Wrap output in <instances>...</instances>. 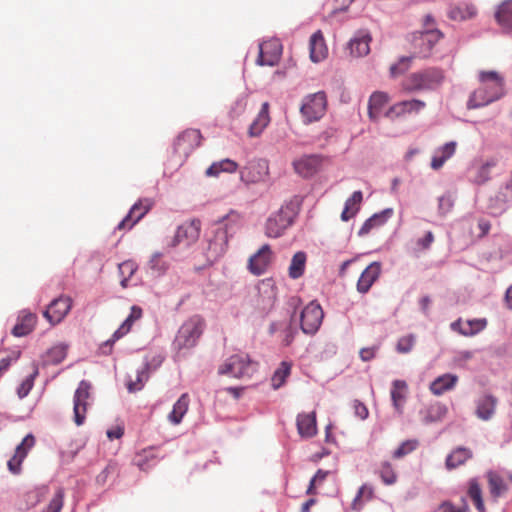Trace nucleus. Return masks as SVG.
<instances>
[{"instance_id": "obj_1", "label": "nucleus", "mask_w": 512, "mask_h": 512, "mask_svg": "<svg viewBox=\"0 0 512 512\" xmlns=\"http://www.w3.org/2000/svg\"><path fill=\"white\" fill-rule=\"evenodd\" d=\"M480 87L472 92L467 102L468 109L484 107L500 99L504 91V79L496 71L479 72Z\"/></svg>"}, {"instance_id": "obj_2", "label": "nucleus", "mask_w": 512, "mask_h": 512, "mask_svg": "<svg viewBox=\"0 0 512 512\" xmlns=\"http://www.w3.org/2000/svg\"><path fill=\"white\" fill-rule=\"evenodd\" d=\"M444 73L441 69L431 67L411 73L402 83L406 92L431 91L441 86Z\"/></svg>"}, {"instance_id": "obj_3", "label": "nucleus", "mask_w": 512, "mask_h": 512, "mask_svg": "<svg viewBox=\"0 0 512 512\" xmlns=\"http://www.w3.org/2000/svg\"><path fill=\"white\" fill-rule=\"evenodd\" d=\"M205 328L204 320L198 316L187 319L178 329L173 341V347L178 352L195 347Z\"/></svg>"}, {"instance_id": "obj_4", "label": "nucleus", "mask_w": 512, "mask_h": 512, "mask_svg": "<svg viewBox=\"0 0 512 512\" xmlns=\"http://www.w3.org/2000/svg\"><path fill=\"white\" fill-rule=\"evenodd\" d=\"M444 37L439 29H424L408 35L412 57L428 58L431 56L434 46Z\"/></svg>"}, {"instance_id": "obj_5", "label": "nucleus", "mask_w": 512, "mask_h": 512, "mask_svg": "<svg viewBox=\"0 0 512 512\" xmlns=\"http://www.w3.org/2000/svg\"><path fill=\"white\" fill-rule=\"evenodd\" d=\"M327 108V97L323 91L307 95L302 102L300 112L306 123L321 119Z\"/></svg>"}, {"instance_id": "obj_6", "label": "nucleus", "mask_w": 512, "mask_h": 512, "mask_svg": "<svg viewBox=\"0 0 512 512\" xmlns=\"http://www.w3.org/2000/svg\"><path fill=\"white\" fill-rule=\"evenodd\" d=\"M324 318V312L320 304L310 302L301 312L300 325L303 333L314 335L320 328Z\"/></svg>"}, {"instance_id": "obj_7", "label": "nucleus", "mask_w": 512, "mask_h": 512, "mask_svg": "<svg viewBox=\"0 0 512 512\" xmlns=\"http://www.w3.org/2000/svg\"><path fill=\"white\" fill-rule=\"evenodd\" d=\"M294 219V212L290 207H281L271 215L266 222L265 233L268 237H279L288 228Z\"/></svg>"}, {"instance_id": "obj_8", "label": "nucleus", "mask_w": 512, "mask_h": 512, "mask_svg": "<svg viewBox=\"0 0 512 512\" xmlns=\"http://www.w3.org/2000/svg\"><path fill=\"white\" fill-rule=\"evenodd\" d=\"M200 235V221L192 220L181 224L172 239L170 246L189 247L195 243Z\"/></svg>"}, {"instance_id": "obj_9", "label": "nucleus", "mask_w": 512, "mask_h": 512, "mask_svg": "<svg viewBox=\"0 0 512 512\" xmlns=\"http://www.w3.org/2000/svg\"><path fill=\"white\" fill-rule=\"evenodd\" d=\"M142 315V308L137 305H133L130 309L128 317L124 320L120 327L113 333L112 337L102 344V352L104 354H109L114 343L123 336H125L131 330L133 324L137 320L141 319Z\"/></svg>"}, {"instance_id": "obj_10", "label": "nucleus", "mask_w": 512, "mask_h": 512, "mask_svg": "<svg viewBox=\"0 0 512 512\" xmlns=\"http://www.w3.org/2000/svg\"><path fill=\"white\" fill-rule=\"evenodd\" d=\"M90 384L86 381H81L78 388L76 389L73 397V412L74 422L77 426H80L85 421V414L89 399Z\"/></svg>"}, {"instance_id": "obj_11", "label": "nucleus", "mask_w": 512, "mask_h": 512, "mask_svg": "<svg viewBox=\"0 0 512 512\" xmlns=\"http://www.w3.org/2000/svg\"><path fill=\"white\" fill-rule=\"evenodd\" d=\"M282 55V44L279 39L273 38L259 44V55L257 63L259 65H276Z\"/></svg>"}, {"instance_id": "obj_12", "label": "nucleus", "mask_w": 512, "mask_h": 512, "mask_svg": "<svg viewBox=\"0 0 512 512\" xmlns=\"http://www.w3.org/2000/svg\"><path fill=\"white\" fill-rule=\"evenodd\" d=\"M254 371V364L245 353L235 354L226 362V374L236 378L250 376Z\"/></svg>"}, {"instance_id": "obj_13", "label": "nucleus", "mask_w": 512, "mask_h": 512, "mask_svg": "<svg viewBox=\"0 0 512 512\" xmlns=\"http://www.w3.org/2000/svg\"><path fill=\"white\" fill-rule=\"evenodd\" d=\"M201 134L199 130L189 129L180 134L175 143L174 151L181 158H186L188 155L200 145Z\"/></svg>"}, {"instance_id": "obj_14", "label": "nucleus", "mask_w": 512, "mask_h": 512, "mask_svg": "<svg viewBox=\"0 0 512 512\" xmlns=\"http://www.w3.org/2000/svg\"><path fill=\"white\" fill-rule=\"evenodd\" d=\"M71 307V298L67 296H61L54 299L50 303L48 308L44 311L43 315L50 322V324L55 325L60 323L65 318Z\"/></svg>"}, {"instance_id": "obj_15", "label": "nucleus", "mask_w": 512, "mask_h": 512, "mask_svg": "<svg viewBox=\"0 0 512 512\" xmlns=\"http://www.w3.org/2000/svg\"><path fill=\"white\" fill-rule=\"evenodd\" d=\"M273 261V252L268 244L263 245L248 262V268L254 275L264 274Z\"/></svg>"}, {"instance_id": "obj_16", "label": "nucleus", "mask_w": 512, "mask_h": 512, "mask_svg": "<svg viewBox=\"0 0 512 512\" xmlns=\"http://www.w3.org/2000/svg\"><path fill=\"white\" fill-rule=\"evenodd\" d=\"M323 157L320 155H304L293 162L295 172L304 177L308 178L316 174L322 167Z\"/></svg>"}, {"instance_id": "obj_17", "label": "nucleus", "mask_w": 512, "mask_h": 512, "mask_svg": "<svg viewBox=\"0 0 512 512\" xmlns=\"http://www.w3.org/2000/svg\"><path fill=\"white\" fill-rule=\"evenodd\" d=\"M35 445V438L32 434L26 435L22 442L17 445L15 454L8 461V469L13 474H19L21 472V464L26 458L29 450Z\"/></svg>"}, {"instance_id": "obj_18", "label": "nucleus", "mask_w": 512, "mask_h": 512, "mask_svg": "<svg viewBox=\"0 0 512 512\" xmlns=\"http://www.w3.org/2000/svg\"><path fill=\"white\" fill-rule=\"evenodd\" d=\"M426 107V103L419 99H411L398 102L392 105L386 112L387 118L401 117L405 114L419 113Z\"/></svg>"}, {"instance_id": "obj_19", "label": "nucleus", "mask_w": 512, "mask_h": 512, "mask_svg": "<svg viewBox=\"0 0 512 512\" xmlns=\"http://www.w3.org/2000/svg\"><path fill=\"white\" fill-rule=\"evenodd\" d=\"M152 207L150 199L139 200L130 209L127 216L118 224V229H131Z\"/></svg>"}, {"instance_id": "obj_20", "label": "nucleus", "mask_w": 512, "mask_h": 512, "mask_svg": "<svg viewBox=\"0 0 512 512\" xmlns=\"http://www.w3.org/2000/svg\"><path fill=\"white\" fill-rule=\"evenodd\" d=\"M259 300L258 306L267 310L270 309L277 299V288L270 279L262 280L257 286Z\"/></svg>"}, {"instance_id": "obj_21", "label": "nucleus", "mask_w": 512, "mask_h": 512, "mask_svg": "<svg viewBox=\"0 0 512 512\" xmlns=\"http://www.w3.org/2000/svg\"><path fill=\"white\" fill-rule=\"evenodd\" d=\"M371 41L372 37L368 31L359 30L348 44L350 54L354 57H363L368 55L370 52Z\"/></svg>"}, {"instance_id": "obj_22", "label": "nucleus", "mask_w": 512, "mask_h": 512, "mask_svg": "<svg viewBox=\"0 0 512 512\" xmlns=\"http://www.w3.org/2000/svg\"><path fill=\"white\" fill-rule=\"evenodd\" d=\"M381 274L380 262H372L368 265L365 270L361 273L357 281V291L359 293H367L372 285L376 282Z\"/></svg>"}, {"instance_id": "obj_23", "label": "nucleus", "mask_w": 512, "mask_h": 512, "mask_svg": "<svg viewBox=\"0 0 512 512\" xmlns=\"http://www.w3.org/2000/svg\"><path fill=\"white\" fill-rule=\"evenodd\" d=\"M477 14V7L472 3L466 2L450 6L447 12V16L450 20L458 22L474 19Z\"/></svg>"}, {"instance_id": "obj_24", "label": "nucleus", "mask_w": 512, "mask_h": 512, "mask_svg": "<svg viewBox=\"0 0 512 512\" xmlns=\"http://www.w3.org/2000/svg\"><path fill=\"white\" fill-rule=\"evenodd\" d=\"M490 497L493 501L497 502L498 498L503 496L508 491V485L503 477L496 471H488L485 474Z\"/></svg>"}, {"instance_id": "obj_25", "label": "nucleus", "mask_w": 512, "mask_h": 512, "mask_svg": "<svg viewBox=\"0 0 512 512\" xmlns=\"http://www.w3.org/2000/svg\"><path fill=\"white\" fill-rule=\"evenodd\" d=\"M310 59L318 63L323 61L328 55V48L326 46L323 34L320 30L316 31L310 37L309 42Z\"/></svg>"}, {"instance_id": "obj_26", "label": "nucleus", "mask_w": 512, "mask_h": 512, "mask_svg": "<svg viewBox=\"0 0 512 512\" xmlns=\"http://www.w3.org/2000/svg\"><path fill=\"white\" fill-rule=\"evenodd\" d=\"M487 325V320L485 318L482 319H472L467 321L457 320L452 323L451 327L453 330H457L460 334L464 336H474L477 333L481 332L485 329Z\"/></svg>"}, {"instance_id": "obj_27", "label": "nucleus", "mask_w": 512, "mask_h": 512, "mask_svg": "<svg viewBox=\"0 0 512 512\" xmlns=\"http://www.w3.org/2000/svg\"><path fill=\"white\" fill-rule=\"evenodd\" d=\"M297 429L301 437L311 438L317 433L316 413H301L297 416Z\"/></svg>"}, {"instance_id": "obj_28", "label": "nucleus", "mask_w": 512, "mask_h": 512, "mask_svg": "<svg viewBox=\"0 0 512 512\" xmlns=\"http://www.w3.org/2000/svg\"><path fill=\"white\" fill-rule=\"evenodd\" d=\"M458 382V376L455 374L446 373L437 377L430 384V391L436 396H440L447 391L452 390Z\"/></svg>"}, {"instance_id": "obj_29", "label": "nucleus", "mask_w": 512, "mask_h": 512, "mask_svg": "<svg viewBox=\"0 0 512 512\" xmlns=\"http://www.w3.org/2000/svg\"><path fill=\"white\" fill-rule=\"evenodd\" d=\"M269 103L264 102L261 106L260 111L258 112L257 117L255 120L251 123L248 129V134L250 137H257L261 135L263 130L268 126L270 123V116H269Z\"/></svg>"}, {"instance_id": "obj_30", "label": "nucleus", "mask_w": 512, "mask_h": 512, "mask_svg": "<svg viewBox=\"0 0 512 512\" xmlns=\"http://www.w3.org/2000/svg\"><path fill=\"white\" fill-rule=\"evenodd\" d=\"M495 19L504 32L512 34V0H505L499 5Z\"/></svg>"}, {"instance_id": "obj_31", "label": "nucleus", "mask_w": 512, "mask_h": 512, "mask_svg": "<svg viewBox=\"0 0 512 512\" xmlns=\"http://www.w3.org/2000/svg\"><path fill=\"white\" fill-rule=\"evenodd\" d=\"M512 201V185L507 182L501 186L489 200V207L494 210L504 211L506 205Z\"/></svg>"}, {"instance_id": "obj_32", "label": "nucleus", "mask_w": 512, "mask_h": 512, "mask_svg": "<svg viewBox=\"0 0 512 512\" xmlns=\"http://www.w3.org/2000/svg\"><path fill=\"white\" fill-rule=\"evenodd\" d=\"M456 147L457 143L455 141H450L437 149L431 160V168L433 170H439L442 168L445 162L455 154Z\"/></svg>"}, {"instance_id": "obj_33", "label": "nucleus", "mask_w": 512, "mask_h": 512, "mask_svg": "<svg viewBox=\"0 0 512 512\" xmlns=\"http://www.w3.org/2000/svg\"><path fill=\"white\" fill-rule=\"evenodd\" d=\"M389 102V96L384 92H374L369 99L368 114L371 120L377 121L382 109Z\"/></svg>"}, {"instance_id": "obj_34", "label": "nucleus", "mask_w": 512, "mask_h": 512, "mask_svg": "<svg viewBox=\"0 0 512 512\" xmlns=\"http://www.w3.org/2000/svg\"><path fill=\"white\" fill-rule=\"evenodd\" d=\"M473 453L470 449L465 447H457L454 449L446 458L445 466L448 470L455 469L461 465H464L469 459H471Z\"/></svg>"}, {"instance_id": "obj_35", "label": "nucleus", "mask_w": 512, "mask_h": 512, "mask_svg": "<svg viewBox=\"0 0 512 512\" xmlns=\"http://www.w3.org/2000/svg\"><path fill=\"white\" fill-rule=\"evenodd\" d=\"M407 391L408 386L404 380L393 381L391 389V399L394 408L400 414L403 412V405L406 401Z\"/></svg>"}, {"instance_id": "obj_36", "label": "nucleus", "mask_w": 512, "mask_h": 512, "mask_svg": "<svg viewBox=\"0 0 512 512\" xmlns=\"http://www.w3.org/2000/svg\"><path fill=\"white\" fill-rule=\"evenodd\" d=\"M497 399L492 395H483L477 401L476 415L482 420H489L494 412Z\"/></svg>"}, {"instance_id": "obj_37", "label": "nucleus", "mask_w": 512, "mask_h": 512, "mask_svg": "<svg viewBox=\"0 0 512 512\" xmlns=\"http://www.w3.org/2000/svg\"><path fill=\"white\" fill-rule=\"evenodd\" d=\"M392 213V209H385L380 213L372 215L364 222L358 234L360 236H364L367 235L373 228L382 226L391 217Z\"/></svg>"}, {"instance_id": "obj_38", "label": "nucleus", "mask_w": 512, "mask_h": 512, "mask_svg": "<svg viewBox=\"0 0 512 512\" xmlns=\"http://www.w3.org/2000/svg\"><path fill=\"white\" fill-rule=\"evenodd\" d=\"M363 200V194L361 191H355L351 197H349L344 205V209L341 213V220L348 221L353 218L360 209V205Z\"/></svg>"}, {"instance_id": "obj_39", "label": "nucleus", "mask_w": 512, "mask_h": 512, "mask_svg": "<svg viewBox=\"0 0 512 512\" xmlns=\"http://www.w3.org/2000/svg\"><path fill=\"white\" fill-rule=\"evenodd\" d=\"M189 396L188 394H182L176 403L173 405L172 411L168 415V420L174 424L178 425L181 423L184 415L187 413L189 407Z\"/></svg>"}, {"instance_id": "obj_40", "label": "nucleus", "mask_w": 512, "mask_h": 512, "mask_svg": "<svg viewBox=\"0 0 512 512\" xmlns=\"http://www.w3.org/2000/svg\"><path fill=\"white\" fill-rule=\"evenodd\" d=\"M467 494L478 512H486L482 488L476 478H472L468 481Z\"/></svg>"}, {"instance_id": "obj_41", "label": "nucleus", "mask_w": 512, "mask_h": 512, "mask_svg": "<svg viewBox=\"0 0 512 512\" xmlns=\"http://www.w3.org/2000/svg\"><path fill=\"white\" fill-rule=\"evenodd\" d=\"M35 323L36 316L33 313H24L13 327L12 334L16 337L26 336L33 330Z\"/></svg>"}, {"instance_id": "obj_42", "label": "nucleus", "mask_w": 512, "mask_h": 512, "mask_svg": "<svg viewBox=\"0 0 512 512\" xmlns=\"http://www.w3.org/2000/svg\"><path fill=\"white\" fill-rule=\"evenodd\" d=\"M373 496H374L373 488L367 484H363L359 488L355 498L353 499V501L351 503V509L354 511H360L364 507V504L366 502L372 500Z\"/></svg>"}, {"instance_id": "obj_43", "label": "nucleus", "mask_w": 512, "mask_h": 512, "mask_svg": "<svg viewBox=\"0 0 512 512\" xmlns=\"http://www.w3.org/2000/svg\"><path fill=\"white\" fill-rule=\"evenodd\" d=\"M305 264H306V254L304 252H297L292 257L288 274L289 277L292 279H298L300 278L305 271Z\"/></svg>"}, {"instance_id": "obj_44", "label": "nucleus", "mask_w": 512, "mask_h": 512, "mask_svg": "<svg viewBox=\"0 0 512 512\" xmlns=\"http://www.w3.org/2000/svg\"><path fill=\"white\" fill-rule=\"evenodd\" d=\"M292 364L287 361L281 362L280 366L274 372L271 383L274 389L280 388L290 375Z\"/></svg>"}, {"instance_id": "obj_45", "label": "nucleus", "mask_w": 512, "mask_h": 512, "mask_svg": "<svg viewBox=\"0 0 512 512\" xmlns=\"http://www.w3.org/2000/svg\"><path fill=\"white\" fill-rule=\"evenodd\" d=\"M378 473L385 485H393L397 482V474L390 462H382Z\"/></svg>"}, {"instance_id": "obj_46", "label": "nucleus", "mask_w": 512, "mask_h": 512, "mask_svg": "<svg viewBox=\"0 0 512 512\" xmlns=\"http://www.w3.org/2000/svg\"><path fill=\"white\" fill-rule=\"evenodd\" d=\"M66 354L67 346L65 344L55 345L47 352L46 362L50 364H59L65 359Z\"/></svg>"}, {"instance_id": "obj_47", "label": "nucleus", "mask_w": 512, "mask_h": 512, "mask_svg": "<svg viewBox=\"0 0 512 512\" xmlns=\"http://www.w3.org/2000/svg\"><path fill=\"white\" fill-rule=\"evenodd\" d=\"M419 442L416 439H409L402 442L399 447L393 452L394 459H401L417 449Z\"/></svg>"}, {"instance_id": "obj_48", "label": "nucleus", "mask_w": 512, "mask_h": 512, "mask_svg": "<svg viewBox=\"0 0 512 512\" xmlns=\"http://www.w3.org/2000/svg\"><path fill=\"white\" fill-rule=\"evenodd\" d=\"M149 378V371H147L144 367L137 370L135 381L130 380L127 382V389L129 392H136L143 388L144 383Z\"/></svg>"}, {"instance_id": "obj_49", "label": "nucleus", "mask_w": 512, "mask_h": 512, "mask_svg": "<svg viewBox=\"0 0 512 512\" xmlns=\"http://www.w3.org/2000/svg\"><path fill=\"white\" fill-rule=\"evenodd\" d=\"M137 270V265L135 262L128 260L119 264V272L123 277L121 280V286L127 287L129 278L135 273Z\"/></svg>"}, {"instance_id": "obj_50", "label": "nucleus", "mask_w": 512, "mask_h": 512, "mask_svg": "<svg viewBox=\"0 0 512 512\" xmlns=\"http://www.w3.org/2000/svg\"><path fill=\"white\" fill-rule=\"evenodd\" d=\"M64 495L63 488H58L48 506L42 512H60L63 507Z\"/></svg>"}, {"instance_id": "obj_51", "label": "nucleus", "mask_w": 512, "mask_h": 512, "mask_svg": "<svg viewBox=\"0 0 512 512\" xmlns=\"http://www.w3.org/2000/svg\"><path fill=\"white\" fill-rule=\"evenodd\" d=\"M48 493V488L46 486L35 488L29 491L26 495L27 504L31 507L36 506L38 503L44 500Z\"/></svg>"}, {"instance_id": "obj_52", "label": "nucleus", "mask_w": 512, "mask_h": 512, "mask_svg": "<svg viewBox=\"0 0 512 512\" xmlns=\"http://www.w3.org/2000/svg\"><path fill=\"white\" fill-rule=\"evenodd\" d=\"M415 342L416 337L413 334L402 336L396 344V351L400 354H407L412 351Z\"/></svg>"}, {"instance_id": "obj_53", "label": "nucleus", "mask_w": 512, "mask_h": 512, "mask_svg": "<svg viewBox=\"0 0 512 512\" xmlns=\"http://www.w3.org/2000/svg\"><path fill=\"white\" fill-rule=\"evenodd\" d=\"M38 375V368L35 366L34 371L31 375L26 377L17 389V394L20 399L25 398L34 385V379Z\"/></svg>"}, {"instance_id": "obj_54", "label": "nucleus", "mask_w": 512, "mask_h": 512, "mask_svg": "<svg viewBox=\"0 0 512 512\" xmlns=\"http://www.w3.org/2000/svg\"><path fill=\"white\" fill-rule=\"evenodd\" d=\"M161 253H154L149 262L148 266L154 275H162L167 270V264L161 260Z\"/></svg>"}, {"instance_id": "obj_55", "label": "nucleus", "mask_w": 512, "mask_h": 512, "mask_svg": "<svg viewBox=\"0 0 512 512\" xmlns=\"http://www.w3.org/2000/svg\"><path fill=\"white\" fill-rule=\"evenodd\" d=\"M413 58L414 57H412V55L409 57H401L397 63L391 65V76L397 77L399 75L404 74L410 68V63Z\"/></svg>"}, {"instance_id": "obj_56", "label": "nucleus", "mask_w": 512, "mask_h": 512, "mask_svg": "<svg viewBox=\"0 0 512 512\" xmlns=\"http://www.w3.org/2000/svg\"><path fill=\"white\" fill-rule=\"evenodd\" d=\"M447 414V407L442 404L432 405L428 410V415L426 416L427 422H436L442 420Z\"/></svg>"}, {"instance_id": "obj_57", "label": "nucleus", "mask_w": 512, "mask_h": 512, "mask_svg": "<svg viewBox=\"0 0 512 512\" xmlns=\"http://www.w3.org/2000/svg\"><path fill=\"white\" fill-rule=\"evenodd\" d=\"M462 505L460 507H456L450 501H444L440 504L439 510L440 512H469V506L465 498L461 499Z\"/></svg>"}, {"instance_id": "obj_58", "label": "nucleus", "mask_w": 512, "mask_h": 512, "mask_svg": "<svg viewBox=\"0 0 512 512\" xmlns=\"http://www.w3.org/2000/svg\"><path fill=\"white\" fill-rule=\"evenodd\" d=\"M494 164H491V163H485L483 164L477 171V174L474 178V182L478 185H482L484 183H486L487 181L490 180L491 178V175H490V170H491V167L493 166Z\"/></svg>"}, {"instance_id": "obj_59", "label": "nucleus", "mask_w": 512, "mask_h": 512, "mask_svg": "<svg viewBox=\"0 0 512 512\" xmlns=\"http://www.w3.org/2000/svg\"><path fill=\"white\" fill-rule=\"evenodd\" d=\"M454 206V200L450 195H443L438 199V210L442 216L447 215Z\"/></svg>"}, {"instance_id": "obj_60", "label": "nucleus", "mask_w": 512, "mask_h": 512, "mask_svg": "<svg viewBox=\"0 0 512 512\" xmlns=\"http://www.w3.org/2000/svg\"><path fill=\"white\" fill-rule=\"evenodd\" d=\"M329 472L328 471H324L322 469H319L316 474L314 475V477L311 479L310 481V484L308 486V489L306 491L307 494H314V491H315V488L318 484H321L325 479L326 477L328 476Z\"/></svg>"}, {"instance_id": "obj_61", "label": "nucleus", "mask_w": 512, "mask_h": 512, "mask_svg": "<svg viewBox=\"0 0 512 512\" xmlns=\"http://www.w3.org/2000/svg\"><path fill=\"white\" fill-rule=\"evenodd\" d=\"M246 106H247V97L245 95H243L233 103V105L231 106V109H230V114L233 117H238L245 112Z\"/></svg>"}, {"instance_id": "obj_62", "label": "nucleus", "mask_w": 512, "mask_h": 512, "mask_svg": "<svg viewBox=\"0 0 512 512\" xmlns=\"http://www.w3.org/2000/svg\"><path fill=\"white\" fill-rule=\"evenodd\" d=\"M352 408L354 410L355 416L361 420H365L369 415V411L366 405L357 399L352 401Z\"/></svg>"}, {"instance_id": "obj_63", "label": "nucleus", "mask_w": 512, "mask_h": 512, "mask_svg": "<svg viewBox=\"0 0 512 512\" xmlns=\"http://www.w3.org/2000/svg\"><path fill=\"white\" fill-rule=\"evenodd\" d=\"M163 360H164V357L162 355H160V354L154 355V356L151 357V359H146L145 360V363H144L143 367L147 371L156 370L158 367L161 366Z\"/></svg>"}, {"instance_id": "obj_64", "label": "nucleus", "mask_w": 512, "mask_h": 512, "mask_svg": "<svg viewBox=\"0 0 512 512\" xmlns=\"http://www.w3.org/2000/svg\"><path fill=\"white\" fill-rule=\"evenodd\" d=\"M434 242V235L431 231H428L423 238H419L416 242L418 250L429 249L431 244Z\"/></svg>"}]
</instances>
